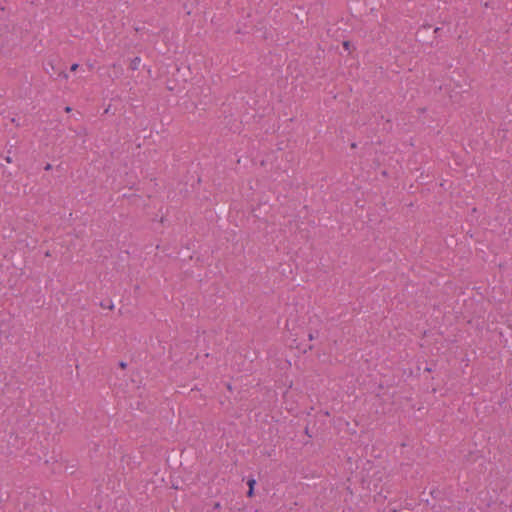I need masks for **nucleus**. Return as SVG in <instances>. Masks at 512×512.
Wrapping results in <instances>:
<instances>
[{"instance_id":"obj_1","label":"nucleus","mask_w":512,"mask_h":512,"mask_svg":"<svg viewBox=\"0 0 512 512\" xmlns=\"http://www.w3.org/2000/svg\"><path fill=\"white\" fill-rule=\"evenodd\" d=\"M247 484L249 486V490L247 492V496L248 497H252L254 495V486L256 484V481H255V479H249Z\"/></svg>"},{"instance_id":"obj_2","label":"nucleus","mask_w":512,"mask_h":512,"mask_svg":"<svg viewBox=\"0 0 512 512\" xmlns=\"http://www.w3.org/2000/svg\"><path fill=\"white\" fill-rule=\"evenodd\" d=\"M343 47H344L345 50L349 51L350 47H351V43L349 41H344L343 42Z\"/></svg>"},{"instance_id":"obj_3","label":"nucleus","mask_w":512,"mask_h":512,"mask_svg":"<svg viewBox=\"0 0 512 512\" xmlns=\"http://www.w3.org/2000/svg\"><path fill=\"white\" fill-rule=\"evenodd\" d=\"M77 68H78V64H73L70 69H71V71H76Z\"/></svg>"},{"instance_id":"obj_4","label":"nucleus","mask_w":512,"mask_h":512,"mask_svg":"<svg viewBox=\"0 0 512 512\" xmlns=\"http://www.w3.org/2000/svg\"><path fill=\"white\" fill-rule=\"evenodd\" d=\"M139 63H140V58H135V60H134V65L136 66V65H137V64H139Z\"/></svg>"},{"instance_id":"obj_5","label":"nucleus","mask_w":512,"mask_h":512,"mask_svg":"<svg viewBox=\"0 0 512 512\" xmlns=\"http://www.w3.org/2000/svg\"><path fill=\"white\" fill-rule=\"evenodd\" d=\"M50 169H51V165H50V164H47V165L45 166V170H50Z\"/></svg>"}]
</instances>
